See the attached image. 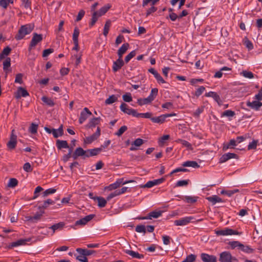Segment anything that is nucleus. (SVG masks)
I'll return each instance as SVG.
<instances>
[{
  "mask_svg": "<svg viewBox=\"0 0 262 262\" xmlns=\"http://www.w3.org/2000/svg\"><path fill=\"white\" fill-rule=\"evenodd\" d=\"M95 199L98 201V205L99 207L102 208L105 206L107 202L105 199L101 196H96Z\"/></svg>",
  "mask_w": 262,
  "mask_h": 262,
  "instance_id": "37",
  "label": "nucleus"
},
{
  "mask_svg": "<svg viewBox=\"0 0 262 262\" xmlns=\"http://www.w3.org/2000/svg\"><path fill=\"white\" fill-rule=\"evenodd\" d=\"M206 199L211 202L212 205H215L216 203L223 202L222 199L216 195L208 196L206 198Z\"/></svg>",
  "mask_w": 262,
  "mask_h": 262,
  "instance_id": "30",
  "label": "nucleus"
},
{
  "mask_svg": "<svg viewBox=\"0 0 262 262\" xmlns=\"http://www.w3.org/2000/svg\"><path fill=\"white\" fill-rule=\"evenodd\" d=\"M152 113L150 112H147L145 113H138L136 111L135 117L139 118V117H142L144 118H149L151 119L152 118Z\"/></svg>",
  "mask_w": 262,
  "mask_h": 262,
  "instance_id": "40",
  "label": "nucleus"
},
{
  "mask_svg": "<svg viewBox=\"0 0 262 262\" xmlns=\"http://www.w3.org/2000/svg\"><path fill=\"white\" fill-rule=\"evenodd\" d=\"M180 198L182 200H184L187 203H195L197 200L196 197L191 196H185L183 197H180Z\"/></svg>",
  "mask_w": 262,
  "mask_h": 262,
  "instance_id": "42",
  "label": "nucleus"
},
{
  "mask_svg": "<svg viewBox=\"0 0 262 262\" xmlns=\"http://www.w3.org/2000/svg\"><path fill=\"white\" fill-rule=\"evenodd\" d=\"M55 204V202L53 201L51 199H48L47 200L45 201L41 206H39V208L41 209H46L47 208L49 205H53Z\"/></svg>",
  "mask_w": 262,
  "mask_h": 262,
  "instance_id": "47",
  "label": "nucleus"
},
{
  "mask_svg": "<svg viewBox=\"0 0 262 262\" xmlns=\"http://www.w3.org/2000/svg\"><path fill=\"white\" fill-rule=\"evenodd\" d=\"M148 72L152 74L155 78L157 79L158 82L160 83H166L165 81L163 79V78L161 77V76L154 69L150 68L148 70Z\"/></svg>",
  "mask_w": 262,
  "mask_h": 262,
  "instance_id": "23",
  "label": "nucleus"
},
{
  "mask_svg": "<svg viewBox=\"0 0 262 262\" xmlns=\"http://www.w3.org/2000/svg\"><path fill=\"white\" fill-rule=\"evenodd\" d=\"M34 28V24H28L21 26L18 33H30L33 30Z\"/></svg>",
  "mask_w": 262,
  "mask_h": 262,
  "instance_id": "13",
  "label": "nucleus"
},
{
  "mask_svg": "<svg viewBox=\"0 0 262 262\" xmlns=\"http://www.w3.org/2000/svg\"><path fill=\"white\" fill-rule=\"evenodd\" d=\"M15 0H0V6L6 9L10 4H13Z\"/></svg>",
  "mask_w": 262,
  "mask_h": 262,
  "instance_id": "39",
  "label": "nucleus"
},
{
  "mask_svg": "<svg viewBox=\"0 0 262 262\" xmlns=\"http://www.w3.org/2000/svg\"><path fill=\"white\" fill-rule=\"evenodd\" d=\"M11 66V59L9 57H7L5 60L3 62V70L5 72L6 75L11 70L9 69Z\"/></svg>",
  "mask_w": 262,
  "mask_h": 262,
  "instance_id": "32",
  "label": "nucleus"
},
{
  "mask_svg": "<svg viewBox=\"0 0 262 262\" xmlns=\"http://www.w3.org/2000/svg\"><path fill=\"white\" fill-rule=\"evenodd\" d=\"M102 151V147L86 150V158L98 155Z\"/></svg>",
  "mask_w": 262,
  "mask_h": 262,
  "instance_id": "22",
  "label": "nucleus"
},
{
  "mask_svg": "<svg viewBox=\"0 0 262 262\" xmlns=\"http://www.w3.org/2000/svg\"><path fill=\"white\" fill-rule=\"evenodd\" d=\"M44 211H41L40 212H37L34 216L30 217L28 220H38L40 219Z\"/></svg>",
  "mask_w": 262,
  "mask_h": 262,
  "instance_id": "52",
  "label": "nucleus"
},
{
  "mask_svg": "<svg viewBox=\"0 0 262 262\" xmlns=\"http://www.w3.org/2000/svg\"><path fill=\"white\" fill-rule=\"evenodd\" d=\"M123 179H118L114 183L110 185L108 187L109 190H112L113 189H116V188L119 187L121 184L124 185L129 183L134 182V181L133 180H129L123 182Z\"/></svg>",
  "mask_w": 262,
  "mask_h": 262,
  "instance_id": "10",
  "label": "nucleus"
},
{
  "mask_svg": "<svg viewBox=\"0 0 262 262\" xmlns=\"http://www.w3.org/2000/svg\"><path fill=\"white\" fill-rule=\"evenodd\" d=\"M123 100L126 102H129L132 101V97L130 93H128L122 96Z\"/></svg>",
  "mask_w": 262,
  "mask_h": 262,
  "instance_id": "62",
  "label": "nucleus"
},
{
  "mask_svg": "<svg viewBox=\"0 0 262 262\" xmlns=\"http://www.w3.org/2000/svg\"><path fill=\"white\" fill-rule=\"evenodd\" d=\"M38 125L34 123H32L29 127V131L32 134H35L37 132Z\"/></svg>",
  "mask_w": 262,
  "mask_h": 262,
  "instance_id": "50",
  "label": "nucleus"
},
{
  "mask_svg": "<svg viewBox=\"0 0 262 262\" xmlns=\"http://www.w3.org/2000/svg\"><path fill=\"white\" fill-rule=\"evenodd\" d=\"M18 182L15 178H11L9 179V182L7 184V187L9 188H14L18 185Z\"/></svg>",
  "mask_w": 262,
  "mask_h": 262,
  "instance_id": "43",
  "label": "nucleus"
},
{
  "mask_svg": "<svg viewBox=\"0 0 262 262\" xmlns=\"http://www.w3.org/2000/svg\"><path fill=\"white\" fill-rule=\"evenodd\" d=\"M196 259V256L194 254H191L188 255L186 258L181 262H193Z\"/></svg>",
  "mask_w": 262,
  "mask_h": 262,
  "instance_id": "58",
  "label": "nucleus"
},
{
  "mask_svg": "<svg viewBox=\"0 0 262 262\" xmlns=\"http://www.w3.org/2000/svg\"><path fill=\"white\" fill-rule=\"evenodd\" d=\"M195 219L194 217L190 216H186L184 217H182L179 220H175L174 221V224L176 226H185L188 224L190 223L194 222Z\"/></svg>",
  "mask_w": 262,
  "mask_h": 262,
  "instance_id": "3",
  "label": "nucleus"
},
{
  "mask_svg": "<svg viewBox=\"0 0 262 262\" xmlns=\"http://www.w3.org/2000/svg\"><path fill=\"white\" fill-rule=\"evenodd\" d=\"M205 96L208 97H212L217 103L218 105L221 106L222 104V101L220 96L214 92H209L205 94Z\"/></svg>",
  "mask_w": 262,
  "mask_h": 262,
  "instance_id": "17",
  "label": "nucleus"
},
{
  "mask_svg": "<svg viewBox=\"0 0 262 262\" xmlns=\"http://www.w3.org/2000/svg\"><path fill=\"white\" fill-rule=\"evenodd\" d=\"M52 134L54 138H58L63 135V126L61 125L60 127L57 129H52Z\"/></svg>",
  "mask_w": 262,
  "mask_h": 262,
  "instance_id": "31",
  "label": "nucleus"
},
{
  "mask_svg": "<svg viewBox=\"0 0 262 262\" xmlns=\"http://www.w3.org/2000/svg\"><path fill=\"white\" fill-rule=\"evenodd\" d=\"M260 100L253 101L250 102L248 101L247 102V106L250 107L251 108L255 111L259 110L260 107L262 106V102L259 101Z\"/></svg>",
  "mask_w": 262,
  "mask_h": 262,
  "instance_id": "14",
  "label": "nucleus"
},
{
  "mask_svg": "<svg viewBox=\"0 0 262 262\" xmlns=\"http://www.w3.org/2000/svg\"><path fill=\"white\" fill-rule=\"evenodd\" d=\"M76 251L78 253V254H81L82 255H85L86 256L91 255L94 253H96L95 250H88L86 249H82V248H77Z\"/></svg>",
  "mask_w": 262,
  "mask_h": 262,
  "instance_id": "26",
  "label": "nucleus"
},
{
  "mask_svg": "<svg viewBox=\"0 0 262 262\" xmlns=\"http://www.w3.org/2000/svg\"><path fill=\"white\" fill-rule=\"evenodd\" d=\"M136 54V52L135 50L132 51L130 52L125 57V62L126 63H128L129 60L133 58Z\"/></svg>",
  "mask_w": 262,
  "mask_h": 262,
  "instance_id": "57",
  "label": "nucleus"
},
{
  "mask_svg": "<svg viewBox=\"0 0 262 262\" xmlns=\"http://www.w3.org/2000/svg\"><path fill=\"white\" fill-rule=\"evenodd\" d=\"M232 158L237 159L238 156L234 153L228 152L224 154L220 158V161L221 163H224Z\"/></svg>",
  "mask_w": 262,
  "mask_h": 262,
  "instance_id": "19",
  "label": "nucleus"
},
{
  "mask_svg": "<svg viewBox=\"0 0 262 262\" xmlns=\"http://www.w3.org/2000/svg\"><path fill=\"white\" fill-rule=\"evenodd\" d=\"M86 150H84L81 147H78L72 154V158L76 160L78 157L82 156L83 159L86 158Z\"/></svg>",
  "mask_w": 262,
  "mask_h": 262,
  "instance_id": "12",
  "label": "nucleus"
},
{
  "mask_svg": "<svg viewBox=\"0 0 262 262\" xmlns=\"http://www.w3.org/2000/svg\"><path fill=\"white\" fill-rule=\"evenodd\" d=\"M215 233L217 236H226V235H241V232H239L236 230H234L232 229L225 228L222 230H215Z\"/></svg>",
  "mask_w": 262,
  "mask_h": 262,
  "instance_id": "2",
  "label": "nucleus"
},
{
  "mask_svg": "<svg viewBox=\"0 0 262 262\" xmlns=\"http://www.w3.org/2000/svg\"><path fill=\"white\" fill-rule=\"evenodd\" d=\"M241 74L244 77L252 79L254 77V74L250 71H243Z\"/></svg>",
  "mask_w": 262,
  "mask_h": 262,
  "instance_id": "53",
  "label": "nucleus"
},
{
  "mask_svg": "<svg viewBox=\"0 0 262 262\" xmlns=\"http://www.w3.org/2000/svg\"><path fill=\"white\" fill-rule=\"evenodd\" d=\"M144 143V141L143 139L141 138H138L136 139L132 144V146L130 147V150L131 151L136 150L137 148L136 147L140 146Z\"/></svg>",
  "mask_w": 262,
  "mask_h": 262,
  "instance_id": "24",
  "label": "nucleus"
},
{
  "mask_svg": "<svg viewBox=\"0 0 262 262\" xmlns=\"http://www.w3.org/2000/svg\"><path fill=\"white\" fill-rule=\"evenodd\" d=\"M41 100L46 103L47 105L50 106H53L55 104L54 102H53V100L50 98H48L46 96H43L41 98Z\"/></svg>",
  "mask_w": 262,
  "mask_h": 262,
  "instance_id": "41",
  "label": "nucleus"
},
{
  "mask_svg": "<svg viewBox=\"0 0 262 262\" xmlns=\"http://www.w3.org/2000/svg\"><path fill=\"white\" fill-rule=\"evenodd\" d=\"M111 7V5L107 4L100 9L98 11H94L92 14L91 25H94L98 18L104 15Z\"/></svg>",
  "mask_w": 262,
  "mask_h": 262,
  "instance_id": "1",
  "label": "nucleus"
},
{
  "mask_svg": "<svg viewBox=\"0 0 262 262\" xmlns=\"http://www.w3.org/2000/svg\"><path fill=\"white\" fill-rule=\"evenodd\" d=\"M219 260L220 262H232L236 259L233 257L229 252L225 251L220 254Z\"/></svg>",
  "mask_w": 262,
  "mask_h": 262,
  "instance_id": "5",
  "label": "nucleus"
},
{
  "mask_svg": "<svg viewBox=\"0 0 262 262\" xmlns=\"http://www.w3.org/2000/svg\"><path fill=\"white\" fill-rule=\"evenodd\" d=\"M56 191V189L54 188H49L46 190L42 193L43 197L45 198L49 194H53Z\"/></svg>",
  "mask_w": 262,
  "mask_h": 262,
  "instance_id": "59",
  "label": "nucleus"
},
{
  "mask_svg": "<svg viewBox=\"0 0 262 262\" xmlns=\"http://www.w3.org/2000/svg\"><path fill=\"white\" fill-rule=\"evenodd\" d=\"M127 129V127L126 126L124 125L121 126L117 132L115 133V135L120 137L121 136L126 130Z\"/></svg>",
  "mask_w": 262,
  "mask_h": 262,
  "instance_id": "61",
  "label": "nucleus"
},
{
  "mask_svg": "<svg viewBox=\"0 0 262 262\" xmlns=\"http://www.w3.org/2000/svg\"><path fill=\"white\" fill-rule=\"evenodd\" d=\"M76 259L80 261V262H88V258H86L85 255H82L81 254H79L78 255L76 256Z\"/></svg>",
  "mask_w": 262,
  "mask_h": 262,
  "instance_id": "63",
  "label": "nucleus"
},
{
  "mask_svg": "<svg viewBox=\"0 0 262 262\" xmlns=\"http://www.w3.org/2000/svg\"><path fill=\"white\" fill-rule=\"evenodd\" d=\"M56 146L58 149L62 148H69V146L67 141L57 140L56 141Z\"/></svg>",
  "mask_w": 262,
  "mask_h": 262,
  "instance_id": "33",
  "label": "nucleus"
},
{
  "mask_svg": "<svg viewBox=\"0 0 262 262\" xmlns=\"http://www.w3.org/2000/svg\"><path fill=\"white\" fill-rule=\"evenodd\" d=\"M23 169L25 171L28 172H31L33 170L31 164L29 162H27L24 164L23 166Z\"/></svg>",
  "mask_w": 262,
  "mask_h": 262,
  "instance_id": "64",
  "label": "nucleus"
},
{
  "mask_svg": "<svg viewBox=\"0 0 262 262\" xmlns=\"http://www.w3.org/2000/svg\"><path fill=\"white\" fill-rule=\"evenodd\" d=\"M151 101L149 100V99L147 97L146 98H139L137 100V103L140 106H142L144 104H147L151 103Z\"/></svg>",
  "mask_w": 262,
  "mask_h": 262,
  "instance_id": "48",
  "label": "nucleus"
},
{
  "mask_svg": "<svg viewBox=\"0 0 262 262\" xmlns=\"http://www.w3.org/2000/svg\"><path fill=\"white\" fill-rule=\"evenodd\" d=\"M201 257L203 262H216V257L214 255H209L206 253H202Z\"/></svg>",
  "mask_w": 262,
  "mask_h": 262,
  "instance_id": "16",
  "label": "nucleus"
},
{
  "mask_svg": "<svg viewBox=\"0 0 262 262\" xmlns=\"http://www.w3.org/2000/svg\"><path fill=\"white\" fill-rule=\"evenodd\" d=\"M64 224L62 222H60L57 224H54L52 225L50 228L52 229L53 230V232H55V230L57 229H60L62 228V227L64 226Z\"/></svg>",
  "mask_w": 262,
  "mask_h": 262,
  "instance_id": "54",
  "label": "nucleus"
},
{
  "mask_svg": "<svg viewBox=\"0 0 262 262\" xmlns=\"http://www.w3.org/2000/svg\"><path fill=\"white\" fill-rule=\"evenodd\" d=\"M124 65V61L122 58H119L113 62V71L114 72H116L120 70Z\"/></svg>",
  "mask_w": 262,
  "mask_h": 262,
  "instance_id": "20",
  "label": "nucleus"
},
{
  "mask_svg": "<svg viewBox=\"0 0 262 262\" xmlns=\"http://www.w3.org/2000/svg\"><path fill=\"white\" fill-rule=\"evenodd\" d=\"M151 121L154 123L162 124L166 121V116L163 114L158 117H152Z\"/></svg>",
  "mask_w": 262,
  "mask_h": 262,
  "instance_id": "28",
  "label": "nucleus"
},
{
  "mask_svg": "<svg viewBox=\"0 0 262 262\" xmlns=\"http://www.w3.org/2000/svg\"><path fill=\"white\" fill-rule=\"evenodd\" d=\"M120 108L121 111H122L124 113L135 117L136 110L129 108L126 103H122L121 104Z\"/></svg>",
  "mask_w": 262,
  "mask_h": 262,
  "instance_id": "9",
  "label": "nucleus"
},
{
  "mask_svg": "<svg viewBox=\"0 0 262 262\" xmlns=\"http://www.w3.org/2000/svg\"><path fill=\"white\" fill-rule=\"evenodd\" d=\"M235 115V112L231 110H226L221 115V117H232Z\"/></svg>",
  "mask_w": 262,
  "mask_h": 262,
  "instance_id": "51",
  "label": "nucleus"
},
{
  "mask_svg": "<svg viewBox=\"0 0 262 262\" xmlns=\"http://www.w3.org/2000/svg\"><path fill=\"white\" fill-rule=\"evenodd\" d=\"M20 7L26 10H31V0H21Z\"/></svg>",
  "mask_w": 262,
  "mask_h": 262,
  "instance_id": "35",
  "label": "nucleus"
},
{
  "mask_svg": "<svg viewBox=\"0 0 262 262\" xmlns=\"http://www.w3.org/2000/svg\"><path fill=\"white\" fill-rule=\"evenodd\" d=\"M117 100V98L114 95L110 96L107 99L105 100V103L106 104H112L113 103L116 101Z\"/></svg>",
  "mask_w": 262,
  "mask_h": 262,
  "instance_id": "55",
  "label": "nucleus"
},
{
  "mask_svg": "<svg viewBox=\"0 0 262 262\" xmlns=\"http://www.w3.org/2000/svg\"><path fill=\"white\" fill-rule=\"evenodd\" d=\"M189 182V180H184L178 181L176 184V187H182L188 185Z\"/></svg>",
  "mask_w": 262,
  "mask_h": 262,
  "instance_id": "56",
  "label": "nucleus"
},
{
  "mask_svg": "<svg viewBox=\"0 0 262 262\" xmlns=\"http://www.w3.org/2000/svg\"><path fill=\"white\" fill-rule=\"evenodd\" d=\"M124 252L133 258L142 259L144 258V255L133 250L125 249L124 250Z\"/></svg>",
  "mask_w": 262,
  "mask_h": 262,
  "instance_id": "21",
  "label": "nucleus"
},
{
  "mask_svg": "<svg viewBox=\"0 0 262 262\" xmlns=\"http://www.w3.org/2000/svg\"><path fill=\"white\" fill-rule=\"evenodd\" d=\"M184 167H192L193 168H199L200 165L196 161H187L182 164Z\"/></svg>",
  "mask_w": 262,
  "mask_h": 262,
  "instance_id": "34",
  "label": "nucleus"
},
{
  "mask_svg": "<svg viewBox=\"0 0 262 262\" xmlns=\"http://www.w3.org/2000/svg\"><path fill=\"white\" fill-rule=\"evenodd\" d=\"M29 93L26 90L22 87H19L17 92L15 93V98L17 99L20 98L21 97H26L29 96Z\"/></svg>",
  "mask_w": 262,
  "mask_h": 262,
  "instance_id": "18",
  "label": "nucleus"
},
{
  "mask_svg": "<svg viewBox=\"0 0 262 262\" xmlns=\"http://www.w3.org/2000/svg\"><path fill=\"white\" fill-rule=\"evenodd\" d=\"M14 130L13 129L11 132L10 140L7 143V147L10 149H13L15 148L17 144V136L14 134Z\"/></svg>",
  "mask_w": 262,
  "mask_h": 262,
  "instance_id": "7",
  "label": "nucleus"
},
{
  "mask_svg": "<svg viewBox=\"0 0 262 262\" xmlns=\"http://www.w3.org/2000/svg\"><path fill=\"white\" fill-rule=\"evenodd\" d=\"M30 241V239H20L16 242H12L10 245V247L11 248L17 247L21 245H25L26 244V242H29Z\"/></svg>",
  "mask_w": 262,
  "mask_h": 262,
  "instance_id": "29",
  "label": "nucleus"
},
{
  "mask_svg": "<svg viewBox=\"0 0 262 262\" xmlns=\"http://www.w3.org/2000/svg\"><path fill=\"white\" fill-rule=\"evenodd\" d=\"M244 44L245 45L246 48L248 49L249 50H251L253 49V45L251 41L249 40L247 37H245L244 39Z\"/></svg>",
  "mask_w": 262,
  "mask_h": 262,
  "instance_id": "45",
  "label": "nucleus"
},
{
  "mask_svg": "<svg viewBox=\"0 0 262 262\" xmlns=\"http://www.w3.org/2000/svg\"><path fill=\"white\" fill-rule=\"evenodd\" d=\"M129 44L128 43H123L121 47L118 50V55L119 58H122L123 55L126 52L129 48Z\"/></svg>",
  "mask_w": 262,
  "mask_h": 262,
  "instance_id": "25",
  "label": "nucleus"
},
{
  "mask_svg": "<svg viewBox=\"0 0 262 262\" xmlns=\"http://www.w3.org/2000/svg\"><path fill=\"white\" fill-rule=\"evenodd\" d=\"M11 51V49L9 47L5 48L2 53L0 54V60L4 58L5 56L8 55L10 54Z\"/></svg>",
  "mask_w": 262,
  "mask_h": 262,
  "instance_id": "44",
  "label": "nucleus"
},
{
  "mask_svg": "<svg viewBox=\"0 0 262 262\" xmlns=\"http://www.w3.org/2000/svg\"><path fill=\"white\" fill-rule=\"evenodd\" d=\"M162 211H154L148 213L147 216L138 217V219L139 220H151L152 218L157 219L161 216Z\"/></svg>",
  "mask_w": 262,
  "mask_h": 262,
  "instance_id": "11",
  "label": "nucleus"
},
{
  "mask_svg": "<svg viewBox=\"0 0 262 262\" xmlns=\"http://www.w3.org/2000/svg\"><path fill=\"white\" fill-rule=\"evenodd\" d=\"M135 230L136 232H139V233H145L146 232V228H145V226L142 225H137L136 227Z\"/></svg>",
  "mask_w": 262,
  "mask_h": 262,
  "instance_id": "60",
  "label": "nucleus"
},
{
  "mask_svg": "<svg viewBox=\"0 0 262 262\" xmlns=\"http://www.w3.org/2000/svg\"><path fill=\"white\" fill-rule=\"evenodd\" d=\"M258 143V141L257 140H253L251 142L249 143V145H248V150L256 149Z\"/></svg>",
  "mask_w": 262,
  "mask_h": 262,
  "instance_id": "49",
  "label": "nucleus"
},
{
  "mask_svg": "<svg viewBox=\"0 0 262 262\" xmlns=\"http://www.w3.org/2000/svg\"><path fill=\"white\" fill-rule=\"evenodd\" d=\"M239 250H241L243 252L248 254L252 253L254 251V250L251 248L249 246L244 245L242 244Z\"/></svg>",
  "mask_w": 262,
  "mask_h": 262,
  "instance_id": "36",
  "label": "nucleus"
},
{
  "mask_svg": "<svg viewBox=\"0 0 262 262\" xmlns=\"http://www.w3.org/2000/svg\"><path fill=\"white\" fill-rule=\"evenodd\" d=\"M158 90L157 88L152 89L150 95L147 97L152 102L158 95Z\"/></svg>",
  "mask_w": 262,
  "mask_h": 262,
  "instance_id": "38",
  "label": "nucleus"
},
{
  "mask_svg": "<svg viewBox=\"0 0 262 262\" xmlns=\"http://www.w3.org/2000/svg\"><path fill=\"white\" fill-rule=\"evenodd\" d=\"M101 120L100 117H94L90 120L87 126L89 128L94 127L100 123Z\"/></svg>",
  "mask_w": 262,
  "mask_h": 262,
  "instance_id": "27",
  "label": "nucleus"
},
{
  "mask_svg": "<svg viewBox=\"0 0 262 262\" xmlns=\"http://www.w3.org/2000/svg\"><path fill=\"white\" fill-rule=\"evenodd\" d=\"M100 128L99 127H97V130L94 134L84 139V143L86 144H90L92 143L99 137L100 136Z\"/></svg>",
  "mask_w": 262,
  "mask_h": 262,
  "instance_id": "4",
  "label": "nucleus"
},
{
  "mask_svg": "<svg viewBox=\"0 0 262 262\" xmlns=\"http://www.w3.org/2000/svg\"><path fill=\"white\" fill-rule=\"evenodd\" d=\"M91 115L92 113L89 111V110L87 107H84L80 115L79 118V123L82 124Z\"/></svg>",
  "mask_w": 262,
  "mask_h": 262,
  "instance_id": "8",
  "label": "nucleus"
},
{
  "mask_svg": "<svg viewBox=\"0 0 262 262\" xmlns=\"http://www.w3.org/2000/svg\"><path fill=\"white\" fill-rule=\"evenodd\" d=\"M42 40V36L41 34H34L29 46V51H31V50L33 48H34L37 45V43L40 42Z\"/></svg>",
  "mask_w": 262,
  "mask_h": 262,
  "instance_id": "6",
  "label": "nucleus"
},
{
  "mask_svg": "<svg viewBox=\"0 0 262 262\" xmlns=\"http://www.w3.org/2000/svg\"><path fill=\"white\" fill-rule=\"evenodd\" d=\"M95 216L94 214H90L83 217L75 222V225H85L88 222L92 220Z\"/></svg>",
  "mask_w": 262,
  "mask_h": 262,
  "instance_id": "15",
  "label": "nucleus"
},
{
  "mask_svg": "<svg viewBox=\"0 0 262 262\" xmlns=\"http://www.w3.org/2000/svg\"><path fill=\"white\" fill-rule=\"evenodd\" d=\"M228 245L230 246L231 248L234 249L237 248L238 249H239L242 243H241L238 241H231L228 243Z\"/></svg>",
  "mask_w": 262,
  "mask_h": 262,
  "instance_id": "46",
  "label": "nucleus"
}]
</instances>
